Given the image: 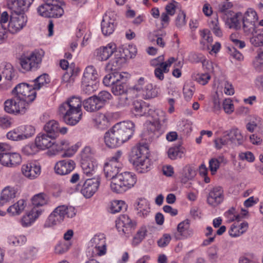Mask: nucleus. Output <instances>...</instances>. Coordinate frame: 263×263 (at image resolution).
I'll use <instances>...</instances> for the list:
<instances>
[{
  "instance_id": "1",
  "label": "nucleus",
  "mask_w": 263,
  "mask_h": 263,
  "mask_svg": "<svg viewBox=\"0 0 263 263\" xmlns=\"http://www.w3.org/2000/svg\"><path fill=\"white\" fill-rule=\"evenodd\" d=\"M82 101L79 97H72L59 106V112L65 122L70 125H76L81 119Z\"/></svg>"
},
{
  "instance_id": "2",
  "label": "nucleus",
  "mask_w": 263,
  "mask_h": 263,
  "mask_svg": "<svg viewBox=\"0 0 263 263\" xmlns=\"http://www.w3.org/2000/svg\"><path fill=\"white\" fill-rule=\"evenodd\" d=\"M149 156V150L146 146L137 145L132 148L130 161L138 173H145L151 168L152 161Z\"/></svg>"
},
{
  "instance_id": "3",
  "label": "nucleus",
  "mask_w": 263,
  "mask_h": 263,
  "mask_svg": "<svg viewBox=\"0 0 263 263\" xmlns=\"http://www.w3.org/2000/svg\"><path fill=\"white\" fill-rule=\"evenodd\" d=\"M44 52L41 49L35 50L22 53L19 58V63L24 72L35 71L41 65Z\"/></svg>"
},
{
  "instance_id": "4",
  "label": "nucleus",
  "mask_w": 263,
  "mask_h": 263,
  "mask_svg": "<svg viewBox=\"0 0 263 263\" xmlns=\"http://www.w3.org/2000/svg\"><path fill=\"white\" fill-rule=\"evenodd\" d=\"M137 182V177L132 172H125L120 173L111 181V190L116 193L122 194L132 188Z\"/></svg>"
},
{
  "instance_id": "5",
  "label": "nucleus",
  "mask_w": 263,
  "mask_h": 263,
  "mask_svg": "<svg viewBox=\"0 0 263 263\" xmlns=\"http://www.w3.org/2000/svg\"><path fill=\"white\" fill-rule=\"evenodd\" d=\"M133 89L136 90L144 100L155 98L159 93V87L149 83L144 77H140L137 80Z\"/></svg>"
},
{
  "instance_id": "6",
  "label": "nucleus",
  "mask_w": 263,
  "mask_h": 263,
  "mask_svg": "<svg viewBox=\"0 0 263 263\" xmlns=\"http://www.w3.org/2000/svg\"><path fill=\"white\" fill-rule=\"evenodd\" d=\"M44 4L37 8L39 14L45 17H60L64 13L63 8L59 5V0H44Z\"/></svg>"
},
{
  "instance_id": "7",
  "label": "nucleus",
  "mask_w": 263,
  "mask_h": 263,
  "mask_svg": "<svg viewBox=\"0 0 263 263\" xmlns=\"http://www.w3.org/2000/svg\"><path fill=\"white\" fill-rule=\"evenodd\" d=\"M122 144L127 142L134 135L135 124L129 121L119 122L112 128Z\"/></svg>"
},
{
  "instance_id": "8",
  "label": "nucleus",
  "mask_w": 263,
  "mask_h": 263,
  "mask_svg": "<svg viewBox=\"0 0 263 263\" xmlns=\"http://www.w3.org/2000/svg\"><path fill=\"white\" fill-rule=\"evenodd\" d=\"M89 252H91L92 256H101L106 253V238L104 234H96L90 240L88 247Z\"/></svg>"
},
{
  "instance_id": "9",
  "label": "nucleus",
  "mask_w": 263,
  "mask_h": 263,
  "mask_svg": "<svg viewBox=\"0 0 263 263\" xmlns=\"http://www.w3.org/2000/svg\"><path fill=\"white\" fill-rule=\"evenodd\" d=\"M131 55L127 45H123L116 49L115 57L106 66L107 70H114L121 66L126 59H130Z\"/></svg>"
},
{
  "instance_id": "10",
  "label": "nucleus",
  "mask_w": 263,
  "mask_h": 263,
  "mask_svg": "<svg viewBox=\"0 0 263 263\" xmlns=\"http://www.w3.org/2000/svg\"><path fill=\"white\" fill-rule=\"evenodd\" d=\"M258 16L253 9L249 8L242 15V22L244 32L248 35L253 33L257 27Z\"/></svg>"
},
{
  "instance_id": "11",
  "label": "nucleus",
  "mask_w": 263,
  "mask_h": 263,
  "mask_svg": "<svg viewBox=\"0 0 263 263\" xmlns=\"http://www.w3.org/2000/svg\"><path fill=\"white\" fill-rule=\"evenodd\" d=\"M81 146V143L78 142L75 144L70 146L69 141L65 139H61L57 142L54 141L53 148L56 152L64 151L63 157H70L72 156Z\"/></svg>"
},
{
  "instance_id": "12",
  "label": "nucleus",
  "mask_w": 263,
  "mask_h": 263,
  "mask_svg": "<svg viewBox=\"0 0 263 263\" xmlns=\"http://www.w3.org/2000/svg\"><path fill=\"white\" fill-rule=\"evenodd\" d=\"M137 222L127 215L120 216L116 220V228L120 234L129 235L137 226Z\"/></svg>"
},
{
  "instance_id": "13",
  "label": "nucleus",
  "mask_w": 263,
  "mask_h": 263,
  "mask_svg": "<svg viewBox=\"0 0 263 263\" xmlns=\"http://www.w3.org/2000/svg\"><path fill=\"white\" fill-rule=\"evenodd\" d=\"M227 214L230 220H237V222L232 224L229 231V233L231 236L234 237H238L247 231L248 229V223L247 222L239 223L238 221L240 217V215H234L231 211H229Z\"/></svg>"
},
{
  "instance_id": "14",
  "label": "nucleus",
  "mask_w": 263,
  "mask_h": 263,
  "mask_svg": "<svg viewBox=\"0 0 263 263\" xmlns=\"http://www.w3.org/2000/svg\"><path fill=\"white\" fill-rule=\"evenodd\" d=\"M100 184L98 178L88 179L83 183L80 192L86 198H89L98 191Z\"/></svg>"
},
{
  "instance_id": "15",
  "label": "nucleus",
  "mask_w": 263,
  "mask_h": 263,
  "mask_svg": "<svg viewBox=\"0 0 263 263\" xmlns=\"http://www.w3.org/2000/svg\"><path fill=\"white\" fill-rule=\"evenodd\" d=\"M35 97L36 92L32 86L26 83L17 84V99H25L27 102H32Z\"/></svg>"
},
{
  "instance_id": "16",
  "label": "nucleus",
  "mask_w": 263,
  "mask_h": 263,
  "mask_svg": "<svg viewBox=\"0 0 263 263\" xmlns=\"http://www.w3.org/2000/svg\"><path fill=\"white\" fill-rule=\"evenodd\" d=\"M117 45L114 42H110L106 46H101L97 48L95 52L97 59L101 61H106L113 54L115 55Z\"/></svg>"
},
{
  "instance_id": "17",
  "label": "nucleus",
  "mask_w": 263,
  "mask_h": 263,
  "mask_svg": "<svg viewBox=\"0 0 263 263\" xmlns=\"http://www.w3.org/2000/svg\"><path fill=\"white\" fill-rule=\"evenodd\" d=\"M21 172L23 175L30 179L37 178L41 174V166L35 161L28 162L22 165Z\"/></svg>"
},
{
  "instance_id": "18",
  "label": "nucleus",
  "mask_w": 263,
  "mask_h": 263,
  "mask_svg": "<svg viewBox=\"0 0 263 263\" xmlns=\"http://www.w3.org/2000/svg\"><path fill=\"white\" fill-rule=\"evenodd\" d=\"M115 17L112 12L105 13L101 22V30L104 35L107 36L112 34L115 29Z\"/></svg>"
},
{
  "instance_id": "19",
  "label": "nucleus",
  "mask_w": 263,
  "mask_h": 263,
  "mask_svg": "<svg viewBox=\"0 0 263 263\" xmlns=\"http://www.w3.org/2000/svg\"><path fill=\"white\" fill-rule=\"evenodd\" d=\"M44 129L46 133L53 139L58 137L59 133L62 135H65L68 132V128L65 126L61 127L59 122L55 120H52L47 122L44 126Z\"/></svg>"
},
{
  "instance_id": "20",
  "label": "nucleus",
  "mask_w": 263,
  "mask_h": 263,
  "mask_svg": "<svg viewBox=\"0 0 263 263\" xmlns=\"http://www.w3.org/2000/svg\"><path fill=\"white\" fill-rule=\"evenodd\" d=\"M76 163L71 159H66L58 161L54 165L56 174L60 175H66L71 172L75 168Z\"/></svg>"
},
{
  "instance_id": "21",
  "label": "nucleus",
  "mask_w": 263,
  "mask_h": 263,
  "mask_svg": "<svg viewBox=\"0 0 263 263\" xmlns=\"http://www.w3.org/2000/svg\"><path fill=\"white\" fill-rule=\"evenodd\" d=\"M192 234L193 231L190 229V221L186 219L178 224L175 237L176 239L181 240L190 237Z\"/></svg>"
},
{
  "instance_id": "22",
  "label": "nucleus",
  "mask_w": 263,
  "mask_h": 263,
  "mask_svg": "<svg viewBox=\"0 0 263 263\" xmlns=\"http://www.w3.org/2000/svg\"><path fill=\"white\" fill-rule=\"evenodd\" d=\"M41 215V211L31 209L22 217L20 222L24 228L30 227L37 220Z\"/></svg>"
},
{
  "instance_id": "23",
  "label": "nucleus",
  "mask_w": 263,
  "mask_h": 263,
  "mask_svg": "<svg viewBox=\"0 0 263 263\" xmlns=\"http://www.w3.org/2000/svg\"><path fill=\"white\" fill-rule=\"evenodd\" d=\"M53 137L47 134L40 133L36 137L34 142L39 151H43L53 147Z\"/></svg>"
},
{
  "instance_id": "24",
  "label": "nucleus",
  "mask_w": 263,
  "mask_h": 263,
  "mask_svg": "<svg viewBox=\"0 0 263 263\" xmlns=\"http://www.w3.org/2000/svg\"><path fill=\"white\" fill-rule=\"evenodd\" d=\"M33 210L41 211V214L44 212L43 207L48 204L49 198L44 193H40L32 196L31 199Z\"/></svg>"
},
{
  "instance_id": "25",
  "label": "nucleus",
  "mask_w": 263,
  "mask_h": 263,
  "mask_svg": "<svg viewBox=\"0 0 263 263\" xmlns=\"http://www.w3.org/2000/svg\"><path fill=\"white\" fill-rule=\"evenodd\" d=\"M122 74L124 78L122 79L118 80L111 86V92L115 96H118L127 92L126 82L129 78L130 75L127 72H125Z\"/></svg>"
},
{
  "instance_id": "26",
  "label": "nucleus",
  "mask_w": 263,
  "mask_h": 263,
  "mask_svg": "<svg viewBox=\"0 0 263 263\" xmlns=\"http://www.w3.org/2000/svg\"><path fill=\"white\" fill-rule=\"evenodd\" d=\"M135 209L138 216L145 218L150 212V205L147 200L145 198H139L135 203Z\"/></svg>"
},
{
  "instance_id": "27",
  "label": "nucleus",
  "mask_w": 263,
  "mask_h": 263,
  "mask_svg": "<svg viewBox=\"0 0 263 263\" xmlns=\"http://www.w3.org/2000/svg\"><path fill=\"white\" fill-rule=\"evenodd\" d=\"M122 167V164H116L111 162H106L104 166V172L106 177L112 181L114 178L120 174L119 172Z\"/></svg>"
},
{
  "instance_id": "28",
  "label": "nucleus",
  "mask_w": 263,
  "mask_h": 263,
  "mask_svg": "<svg viewBox=\"0 0 263 263\" xmlns=\"http://www.w3.org/2000/svg\"><path fill=\"white\" fill-rule=\"evenodd\" d=\"M223 199V190L221 187H215L209 193L208 197V203L212 205L220 204Z\"/></svg>"
},
{
  "instance_id": "29",
  "label": "nucleus",
  "mask_w": 263,
  "mask_h": 263,
  "mask_svg": "<svg viewBox=\"0 0 263 263\" xmlns=\"http://www.w3.org/2000/svg\"><path fill=\"white\" fill-rule=\"evenodd\" d=\"M146 130L144 132V137L146 140H151L155 137L161 125L160 121H148L145 123Z\"/></svg>"
},
{
  "instance_id": "30",
  "label": "nucleus",
  "mask_w": 263,
  "mask_h": 263,
  "mask_svg": "<svg viewBox=\"0 0 263 263\" xmlns=\"http://www.w3.org/2000/svg\"><path fill=\"white\" fill-rule=\"evenodd\" d=\"M64 220L57 207L49 215L44 224V228H51L61 223Z\"/></svg>"
},
{
  "instance_id": "31",
  "label": "nucleus",
  "mask_w": 263,
  "mask_h": 263,
  "mask_svg": "<svg viewBox=\"0 0 263 263\" xmlns=\"http://www.w3.org/2000/svg\"><path fill=\"white\" fill-rule=\"evenodd\" d=\"M242 14L240 12H238L232 14L231 13L229 15L226 21V25L230 28L239 29L241 27V23L242 22Z\"/></svg>"
},
{
  "instance_id": "32",
  "label": "nucleus",
  "mask_w": 263,
  "mask_h": 263,
  "mask_svg": "<svg viewBox=\"0 0 263 263\" xmlns=\"http://www.w3.org/2000/svg\"><path fill=\"white\" fill-rule=\"evenodd\" d=\"M228 160L223 155H219L216 157L211 158L209 161V167L211 174L214 175L219 168L221 164L225 165Z\"/></svg>"
},
{
  "instance_id": "33",
  "label": "nucleus",
  "mask_w": 263,
  "mask_h": 263,
  "mask_svg": "<svg viewBox=\"0 0 263 263\" xmlns=\"http://www.w3.org/2000/svg\"><path fill=\"white\" fill-rule=\"evenodd\" d=\"M145 117L151 118L153 121H160L161 118H163V122H166L167 118L165 112L163 110L156 108L149 104Z\"/></svg>"
},
{
  "instance_id": "34",
  "label": "nucleus",
  "mask_w": 263,
  "mask_h": 263,
  "mask_svg": "<svg viewBox=\"0 0 263 263\" xmlns=\"http://www.w3.org/2000/svg\"><path fill=\"white\" fill-rule=\"evenodd\" d=\"M104 139L106 145L110 148H115L122 144L112 128L105 134Z\"/></svg>"
},
{
  "instance_id": "35",
  "label": "nucleus",
  "mask_w": 263,
  "mask_h": 263,
  "mask_svg": "<svg viewBox=\"0 0 263 263\" xmlns=\"http://www.w3.org/2000/svg\"><path fill=\"white\" fill-rule=\"evenodd\" d=\"M149 104L143 101H136L133 103L132 112L136 116H145Z\"/></svg>"
},
{
  "instance_id": "36",
  "label": "nucleus",
  "mask_w": 263,
  "mask_h": 263,
  "mask_svg": "<svg viewBox=\"0 0 263 263\" xmlns=\"http://www.w3.org/2000/svg\"><path fill=\"white\" fill-rule=\"evenodd\" d=\"M16 191L13 187L7 186L1 192L0 196V206H3L6 203L9 202L15 198Z\"/></svg>"
},
{
  "instance_id": "37",
  "label": "nucleus",
  "mask_w": 263,
  "mask_h": 263,
  "mask_svg": "<svg viewBox=\"0 0 263 263\" xmlns=\"http://www.w3.org/2000/svg\"><path fill=\"white\" fill-rule=\"evenodd\" d=\"M81 166L84 175L90 177L95 174L98 167V162L97 161L81 162Z\"/></svg>"
},
{
  "instance_id": "38",
  "label": "nucleus",
  "mask_w": 263,
  "mask_h": 263,
  "mask_svg": "<svg viewBox=\"0 0 263 263\" xmlns=\"http://www.w3.org/2000/svg\"><path fill=\"white\" fill-rule=\"evenodd\" d=\"M83 105L84 109L88 112L96 111L102 107L95 96L85 100L83 103Z\"/></svg>"
},
{
  "instance_id": "39",
  "label": "nucleus",
  "mask_w": 263,
  "mask_h": 263,
  "mask_svg": "<svg viewBox=\"0 0 263 263\" xmlns=\"http://www.w3.org/2000/svg\"><path fill=\"white\" fill-rule=\"evenodd\" d=\"M98 77L99 76L96 68L93 66H88L84 70L82 81L99 83Z\"/></svg>"
},
{
  "instance_id": "40",
  "label": "nucleus",
  "mask_w": 263,
  "mask_h": 263,
  "mask_svg": "<svg viewBox=\"0 0 263 263\" xmlns=\"http://www.w3.org/2000/svg\"><path fill=\"white\" fill-rule=\"evenodd\" d=\"M35 133V128L30 125H22L18 127L17 131V140L27 139Z\"/></svg>"
},
{
  "instance_id": "41",
  "label": "nucleus",
  "mask_w": 263,
  "mask_h": 263,
  "mask_svg": "<svg viewBox=\"0 0 263 263\" xmlns=\"http://www.w3.org/2000/svg\"><path fill=\"white\" fill-rule=\"evenodd\" d=\"M94 125L98 128L104 129L109 126V119L107 114H98L93 118Z\"/></svg>"
},
{
  "instance_id": "42",
  "label": "nucleus",
  "mask_w": 263,
  "mask_h": 263,
  "mask_svg": "<svg viewBox=\"0 0 263 263\" xmlns=\"http://www.w3.org/2000/svg\"><path fill=\"white\" fill-rule=\"evenodd\" d=\"M125 72L115 71L106 75L103 80V84L106 86H111L118 80L122 79L124 78L123 73Z\"/></svg>"
},
{
  "instance_id": "43",
  "label": "nucleus",
  "mask_w": 263,
  "mask_h": 263,
  "mask_svg": "<svg viewBox=\"0 0 263 263\" xmlns=\"http://www.w3.org/2000/svg\"><path fill=\"white\" fill-rule=\"evenodd\" d=\"M50 81V80L48 74L43 73L37 77L33 81L34 84L32 87L35 91L39 90L46 87Z\"/></svg>"
},
{
  "instance_id": "44",
  "label": "nucleus",
  "mask_w": 263,
  "mask_h": 263,
  "mask_svg": "<svg viewBox=\"0 0 263 263\" xmlns=\"http://www.w3.org/2000/svg\"><path fill=\"white\" fill-rule=\"evenodd\" d=\"M226 133L230 139L231 143H237L238 145L242 144L243 139L240 131L238 128H233Z\"/></svg>"
},
{
  "instance_id": "45",
  "label": "nucleus",
  "mask_w": 263,
  "mask_h": 263,
  "mask_svg": "<svg viewBox=\"0 0 263 263\" xmlns=\"http://www.w3.org/2000/svg\"><path fill=\"white\" fill-rule=\"evenodd\" d=\"M95 150L89 146H85L81 151V162L96 161Z\"/></svg>"
},
{
  "instance_id": "46",
  "label": "nucleus",
  "mask_w": 263,
  "mask_h": 263,
  "mask_svg": "<svg viewBox=\"0 0 263 263\" xmlns=\"http://www.w3.org/2000/svg\"><path fill=\"white\" fill-rule=\"evenodd\" d=\"M57 208L64 219L65 217L72 218L77 213L76 209L72 206L61 205L58 206Z\"/></svg>"
},
{
  "instance_id": "47",
  "label": "nucleus",
  "mask_w": 263,
  "mask_h": 263,
  "mask_svg": "<svg viewBox=\"0 0 263 263\" xmlns=\"http://www.w3.org/2000/svg\"><path fill=\"white\" fill-rule=\"evenodd\" d=\"M147 233V230L146 227L145 226H141L135 235L132 240V245L133 246H137L141 243L145 238Z\"/></svg>"
},
{
  "instance_id": "48",
  "label": "nucleus",
  "mask_w": 263,
  "mask_h": 263,
  "mask_svg": "<svg viewBox=\"0 0 263 263\" xmlns=\"http://www.w3.org/2000/svg\"><path fill=\"white\" fill-rule=\"evenodd\" d=\"M209 25L216 36H222V32L219 26L218 17L217 14L214 15L213 17L209 21Z\"/></svg>"
},
{
  "instance_id": "49",
  "label": "nucleus",
  "mask_w": 263,
  "mask_h": 263,
  "mask_svg": "<svg viewBox=\"0 0 263 263\" xmlns=\"http://www.w3.org/2000/svg\"><path fill=\"white\" fill-rule=\"evenodd\" d=\"M126 205L123 200H115L110 202L109 211L112 214L120 212L123 209H126Z\"/></svg>"
},
{
  "instance_id": "50",
  "label": "nucleus",
  "mask_w": 263,
  "mask_h": 263,
  "mask_svg": "<svg viewBox=\"0 0 263 263\" xmlns=\"http://www.w3.org/2000/svg\"><path fill=\"white\" fill-rule=\"evenodd\" d=\"M98 86L99 83H98V82L92 83L90 82L82 81V91L86 94H91L98 89Z\"/></svg>"
},
{
  "instance_id": "51",
  "label": "nucleus",
  "mask_w": 263,
  "mask_h": 263,
  "mask_svg": "<svg viewBox=\"0 0 263 263\" xmlns=\"http://www.w3.org/2000/svg\"><path fill=\"white\" fill-rule=\"evenodd\" d=\"M249 34H252V37L250 38V42L255 47H260L263 46V32H258L257 28L253 33Z\"/></svg>"
},
{
  "instance_id": "52",
  "label": "nucleus",
  "mask_w": 263,
  "mask_h": 263,
  "mask_svg": "<svg viewBox=\"0 0 263 263\" xmlns=\"http://www.w3.org/2000/svg\"><path fill=\"white\" fill-rule=\"evenodd\" d=\"M196 175L194 170L190 166H185L184 167L181 177V181L183 183L186 182L187 181L192 179Z\"/></svg>"
},
{
  "instance_id": "53",
  "label": "nucleus",
  "mask_w": 263,
  "mask_h": 263,
  "mask_svg": "<svg viewBox=\"0 0 263 263\" xmlns=\"http://www.w3.org/2000/svg\"><path fill=\"white\" fill-rule=\"evenodd\" d=\"M2 74L7 80H11L15 76V71L11 64L7 63L5 64Z\"/></svg>"
},
{
  "instance_id": "54",
  "label": "nucleus",
  "mask_w": 263,
  "mask_h": 263,
  "mask_svg": "<svg viewBox=\"0 0 263 263\" xmlns=\"http://www.w3.org/2000/svg\"><path fill=\"white\" fill-rule=\"evenodd\" d=\"M215 147L216 149H221L223 146L228 145L231 144L230 139L225 132L222 137L216 138L214 140Z\"/></svg>"
},
{
  "instance_id": "55",
  "label": "nucleus",
  "mask_w": 263,
  "mask_h": 263,
  "mask_svg": "<svg viewBox=\"0 0 263 263\" xmlns=\"http://www.w3.org/2000/svg\"><path fill=\"white\" fill-rule=\"evenodd\" d=\"M15 153L11 154L10 151L6 154H4L3 156L0 157V162L4 166H12L14 164L12 161L14 158V155Z\"/></svg>"
},
{
  "instance_id": "56",
  "label": "nucleus",
  "mask_w": 263,
  "mask_h": 263,
  "mask_svg": "<svg viewBox=\"0 0 263 263\" xmlns=\"http://www.w3.org/2000/svg\"><path fill=\"white\" fill-rule=\"evenodd\" d=\"M40 151L36 144L30 143L24 146L22 149V152L25 155L29 156L35 154Z\"/></svg>"
},
{
  "instance_id": "57",
  "label": "nucleus",
  "mask_w": 263,
  "mask_h": 263,
  "mask_svg": "<svg viewBox=\"0 0 263 263\" xmlns=\"http://www.w3.org/2000/svg\"><path fill=\"white\" fill-rule=\"evenodd\" d=\"M167 153L168 158L172 160L181 158L183 155V152L181 151L180 147L178 146L170 147Z\"/></svg>"
},
{
  "instance_id": "58",
  "label": "nucleus",
  "mask_w": 263,
  "mask_h": 263,
  "mask_svg": "<svg viewBox=\"0 0 263 263\" xmlns=\"http://www.w3.org/2000/svg\"><path fill=\"white\" fill-rule=\"evenodd\" d=\"M26 12L18 11V15H17V31L22 30L26 26L28 18L26 15Z\"/></svg>"
},
{
  "instance_id": "59",
  "label": "nucleus",
  "mask_w": 263,
  "mask_h": 263,
  "mask_svg": "<svg viewBox=\"0 0 263 263\" xmlns=\"http://www.w3.org/2000/svg\"><path fill=\"white\" fill-rule=\"evenodd\" d=\"M193 79L199 84L204 85L206 84L211 79V76L209 73H197L194 74Z\"/></svg>"
},
{
  "instance_id": "60",
  "label": "nucleus",
  "mask_w": 263,
  "mask_h": 263,
  "mask_svg": "<svg viewBox=\"0 0 263 263\" xmlns=\"http://www.w3.org/2000/svg\"><path fill=\"white\" fill-rule=\"evenodd\" d=\"M5 110L9 114H14L16 110V102L14 99H8L4 103Z\"/></svg>"
},
{
  "instance_id": "61",
  "label": "nucleus",
  "mask_w": 263,
  "mask_h": 263,
  "mask_svg": "<svg viewBox=\"0 0 263 263\" xmlns=\"http://www.w3.org/2000/svg\"><path fill=\"white\" fill-rule=\"evenodd\" d=\"M253 65L254 68L258 71L263 70V51L259 53L255 58Z\"/></svg>"
},
{
  "instance_id": "62",
  "label": "nucleus",
  "mask_w": 263,
  "mask_h": 263,
  "mask_svg": "<svg viewBox=\"0 0 263 263\" xmlns=\"http://www.w3.org/2000/svg\"><path fill=\"white\" fill-rule=\"evenodd\" d=\"M95 96L102 107L105 102L111 99L112 98L111 95L108 91L105 90L100 92L98 96Z\"/></svg>"
},
{
  "instance_id": "63",
  "label": "nucleus",
  "mask_w": 263,
  "mask_h": 263,
  "mask_svg": "<svg viewBox=\"0 0 263 263\" xmlns=\"http://www.w3.org/2000/svg\"><path fill=\"white\" fill-rule=\"evenodd\" d=\"M33 0H17V15L18 11L27 12Z\"/></svg>"
},
{
  "instance_id": "64",
  "label": "nucleus",
  "mask_w": 263,
  "mask_h": 263,
  "mask_svg": "<svg viewBox=\"0 0 263 263\" xmlns=\"http://www.w3.org/2000/svg\"><path fill=\"white\" fill-rule=\"evenodd\" d=\"M70 247V244L65 241H60L55 247V252L61 254L67 252Z\"/></svg>"
}]
</instances>
